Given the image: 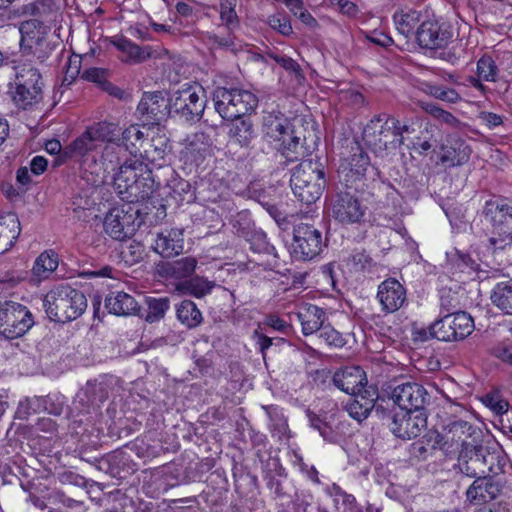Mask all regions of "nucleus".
Masks as SVG:
<instances>
[{"label": "nucleus", "mask_w": 512, "mask_h": 512, "mask_svg": "<svg viewBox=\"0 0 512 512\" xmlns=\"http://www.w3.org/2000/svg\"><path fill=\"white\" fill-rule=\"evenodd\" d=\"M113 181L118 194L129 202L145 200L154 192L152 171L135 157L125 159L120 164Z\"/></svg>", "instance_id": "nucleus-1"}, {"label": "nucleus", "mask_w": 512, "mask_h": 512, "mask_svg": "<svg viewBox=\"0 0 512 512\" xmlns=\"http://www.w3.org/2000/svg\"><path fill=\"white\" fill-rule=\"evenodd\" d=\"M263 137L288 161L294 162L306 154L301 138L295 134L289 119L280 111L264 114L262 119Z\"/></svg>", "instance_id": "nucleus-2"}, {"label": "nucleus", "mask_w": 512, "mask_h": 512, "mask_svg": "<svg viewBox=\"0 0 512 512\" xmlns=\"http://www.w3.org/2000/svg\"><path fill=\"white\" fill-rule=\"evenodd\" d=\"M43 307L50 320L65 323L76 320L86 311L87 299L82 291L61 283L45 295Z\"/></svg>", "instance_id": "nucleus-3"}, {"label": "nucleus", "mask_w": 512, "mask_h": 512, "mask_svg": "<svg viewBox=\"0 0 512 512\" xmlns=\"http://www.w3.org/2000/svg\"><path fill=\"white\" fill-rule=\"evenodd\" d=\"M290 185L300 202L307 205L315 203L326 185L322 164L312 159L301 161L292 171Z\"/></svg>", "instance_id": "nucleus-4"}, {"label": "nucleus", "mask_w": 512, "mask_h": 512, "mask_svg": "<svg viewBox=\"0 0 512 512\" xmlns=\"http://www.w3.org/2000/svg\"><path fill=\"white\" fill-rule=\"evenodd\" d=\"M396 118L382 113L374 116L363 130V140L377 154L393 152L402 145L395 134Z\"/></svg>", "instance_id": "nucleus-5"}, {"label": "nucleus", "mask_w": 512, "mask_h": 512, "mask_svg": "<svg viewBox=\"0 0 512 512\" xmlns=\"http://www.w3.org/2000/svg\"><path fill=\"white\" fill-rule=\"evenodd\" d=\"M212 98L215 110L223 119L245 116L258 104V99L252 92L240 88L217 87Z\"/></svg>", "instance_id": "nucleus-6"}, {"label": "nucleus", "mask_w": 512, "mask_h": 512, "mask_svg": "<svg viewBox=\"0 0 512 512\" xmlns=\"http://www.w3.org/2000/svg\"><path fill=\"white\" fill-rule=\"evenodd\" d=\"M15 90L12 99L15 104L26 109L42 97V76L39 69L30 61H20L15 67Z\"/></svg>", "instance_id": "nucleus-7"}, {"label": "nucleus", "mask_w": 512, "mask_h": 512, "mask_svg": "<svg viewBox=\"0 0 512 512\" xmlns=\"http://www.w3.org/2000/svg\"><path fill=\"white\" fill-rule=\"evenodd\" d=\"M474 330V320L465 311L447 314L429 326V334L444 342L461 341Z\"/></svg>", "instance_id": "nucleus-8"}, {"label": "nucleus", "mask_w": 512, "mask_h": 512, "mask_svg": "<svg viewBox=\"0 0 512 512\" xmlns=\"http://www.w3.org/2000/svg\"><path fill=\"white\" fill-rule=\"evenodd\" d=\"M34 325L29 309L17 302L7 301L0 304V335L15 339L25 335Z\"/></svg>", "instance_id": "nucleus-9"}, {"label": "nucleus", "mask_w": 512, "mask_h": 512, "mask_svg": "<svg viewBox=\"0 0 512 512\" xmlns=\"http://www.w3.org/2000/svg\"><path fill=\"white\" fill-rule=\"evenodd\" d=\"M325 245L322 232L308 223H299L293 228L290 253L296 260H312Z\"/></svg>", "instance_id": "nucleus-10"}, {"label": "nucleus", "mask_w": 512, "mask_h": 512, "mask_svg": "<svg viewBox=\"0 0 512 512\" xmlns=\"http://www.w3.org/2000/svg\"><path fill=\"white\" fill-rule=\"evenodd\" d=\"M171 112L186 120L199 119L205 108L203 89L199 85L185 84L169 98Z\"/></svg>", "instance_id": "nucleus-11"}, {"label": "nucleus", "mask_w": 512, "mask_h": 512, "mask_svg": "<svg viewBox=\"0 0 512 512\" xmlns=\"http://www.w3.org/2000/svg\"><path fill=\"white\" fill-rule=\"evenodd\" d=\"M366 207L358 197L350 192L335 194L329 205V215L341 225L360 224L365 216Z\"/></svg>", "instance_id": "nucleus-12"}, {"label": "nucleus", "mask_w": 512, "mask_h": 512, "mask_svg": "<svg viewBox=\"0 0 512 512\" xmlns=\"http://www.w3.org/2000/svg\"><path fill=\"white\" fill-rule=\"evenodd\" d=\"M391 399L404 411L420 413L429 403L430 395L423 385L408 381L392 389Z\"/></svg>", "instance_id": "nucleus-13"}, {"label": "nucleus", "mask_w": 512, "mask_h": 512, "mask_svg": "<svg viewBox=\"0 0 512 512\" xmlns=\"http://www.w3.org/2000/svg\"><path fill=\"white\" fill-rule=\"evenodd\" d=\"M472 434V426L465 420H453L444 427V434L436 431L429 434L433 440V449H440L446 453L452 452L467 444V438Z\"/></svg>", "instance_id": "nucleus-14"}, {"label": "nucleus", "mask_w": 512, "mask_h": 512, "mask_svg": "<svg viewBox=\"0 0 512 512\" xmlns=\"http://www.w3.org/2000/svg\"><path fill=\"white\" fill-rule=\"evenodd\" d=\"M112 381L113 377L107 375L87 381L77 394L78 403H74V409L89 413L90 409L99 407L108 398Z\"/></svg>", "instance_id": "nucleus-15"}, {"label": "nucleus", "mask_w": 512, "mask_h": 512, "mask_svg": "<svg viewBox=\"0 0 512 512\" xmlns=\"http://www.w3.org/2000/svg\"><path fill=\"white\" fill-rule=\"evenodd\" d=\"M453 37V32L445 23L434 20L424 21L415 32V38L422 49L445 48Z\"/></svg>", "instance_id": "nucleus-16"}, {"label": "nucleus", "mask_w": 512, "mask_h": 512, "mask_svg": "<svg viewBox=\"0 0 512 512\" xmlns=\"http://www.w3.org/2000/svg\"><path fill=\"white\" fill-rule=\"evenodd\" d=\"M369 163L370 159L367 153L358 142L354 141L341 159L338 173L340 177H343L345 185L348 186L349 183H353L364 176Z\"/></svg>", "instance_id": "nucleus-17"}, {"label": "nucleus", "mask_w": 512, "mask_h": 512, "mask_svg": "<svg viewBox=\"0 0 512 512\" xmlns=\"http://www.w3.org/2000/svg\"><path fill=\"white\" fill-rule=\"evenodd\" d=\"M137 112L146 124H159L171 113L170 102L163 92H145L137 106Z\"/></svg>", "instance_id": "nucleus-18"}, {"label": "nucleus", "mask_w": 512, "mask_h": 512, "mask_svg": "<svg viewBox=\"0 0 512 512\" xmlns=\"http://www.w3.org/2000/svg\"><path fill=\"white\" fill-rule=\"evenodd\" d=\"M400 412L393 414L389 423L390 431L403 440L418 437L427 426V416L424 412Z\"/></svg>", "instance_id": "nucleus-19"}, {"label": "nucleus", "mask_w": 512, "mask_h": 512, "mask_svg": "<svg viewBox=\"0 0 512 512\" xmlns=\"http://www.w3.org/2000/svg\"><path fill=\"white\" fill-rule=\"evenodd\" d=\"M486 236V248L498 265L512 264V232L506 227H495Z\"/></svg>", "instance_id": "nucleus-20"}, {"label": "nucleus", "mask_w": 512, "mask_h": 512, "mask_svg": "<svg viewBox=\"0 0 512 512\" xmlns=\"http://www.w3.org/2000/svg\"><path fill=\"white\" fill-rule=\"evenodd\" d=\"M104 230L113 239L123 241L136 230L133 215L120 208H112L104 219Z\"/></svg>", "instance_id": "nucleus-21"}, {"label": "nucleus", "mask_w": 512, "mask_h": 512, "mask_svg": "<svg viewBox=\"0 0 512 512\" xmlns=\"http://www.w3.org/2000/svg\"><path fill=\"white\" fill-rule=\"evenodd\" d=\"M377 298L383 311L393 313L405 303L406 289L397 279L388 278L378 286Z\"/></svg>", "instance_id": "nucleus-22"}, {"label": "nucleus", "mask_w": 512, "mask_h": 512, "mask_svg": "<svg viewBox=\"0 0 512 512\" xmlns=\"http://www.w3.org/2000/svg\"><path fill=\"white\" fill-rule=\"evenodd\" d=\"M332 382L335 387L349 395L363 390L368 384L366 373L359 366H346L337 370Z\"/></svg>", "instance_id": "nucleus-23"}, {"label": "nucleus", "mask_w": 512, "mask_h": 512, "mask_svg": "<svg viewBox=\"0 0 512 512\" xmlns=\"http://www.w3.org/2000/svg\"><path fill=\"white\" fill-rule=\"evenodd\" d=\"M153 248L164 258L179 255L184 249L182 229H164L157 234Z\"/></svg>", "instance_id": "nucleus-24"}, {"label": "nucleus", "mask_w": 512, "mask_h": 512, "mask_svg": "<svg viewBox=\"0 0 512 512\" xmlns=\"http://www.w3.org/2000/svg\"><path fill=\"white\" fill-rule=\"evenodd\" d=\"M501 487L491 477H477L466 491L467 500L472 504H484L496 499Z\"/></svg>", "instance_id": "nucleus-25"}, {"label": "nucleus", "mask_w": 512, "mask_h": 512, "mask_svg": "<svg viewBox=\"0 0 512 512\" xmlns=\"http://www.w3.org/2000/svg\"><path fill=\"white\" fill-rule=\"evenodd\" d=\"M263 472L266 486L275 498L283 500L290 496L282 481L287 478V473L278 459H270L263 466Z\"/></svg>", "instance_id": "nucleus-26"}, {"label": "nucleus", "mask_w": 512, "mask_h": 512, "mask_svg": "<svg viewBox=\"0 0 512 512\" xmlns=\"http://www.w3.org/2000/svg\"><path fill=\"white\" fill-rule=\"evenodd\" d=\"M110 42L123 54L121 61L124 63L139 64L152 56L150 46L141 47L126 37L114 36Z\"/></svg>", "instance_id": "nucleus-27"}, {"label": "nucleus", "mask_w": 512, "mask_h": 512, "mask_svg": "<svg viewBox=\"0 0 512 512\" xmlns=\"http://www.w3.org/2000/svg\"><path fill=\"white\" fill-rule=\"evenodd\" d=\"M485 220L495 227H506L512 219V202L504 198H494L485 203L483 209Z\"/></svg>", "instance_id": "nucleus-28"}, {"label": "nucleus", "mask_w": 512, "mask_h": 512, "mask_svg": "<svg viewBox=\"0 0 512 512\" xmlns=\"http://www.w3.org/2000/svg\"><path fill=\"white\" fill-rule=\"evenodd\" d=\"M105 308L116 316L138 315L140 305L135 298L123 291L111 292L105 298Z\"/></svg>", "instance_id": "nucleus-29"}, {"label": "nucleus", "mask_w": 512, "mask_h": 512, "mask_svg": "<svg viewBox=\"0 0 512 512\" xmlns=\"http://www.w3.org/2000/svg\"><path fill=\"white\" fill-rule=\"evenodd\" d=\"M297 318L301 323L302 332L305 336L320 330L327 320L325 311L313 304L303 305L297 312Z\"/></svg>", "instance_id": "nucleus-30"}, {"label": "nucleus", "mask_w": 512, "mask_h": 512, "mask_svg": "<svg viewBox=\"0 0 512 512\" xmlns=\"http://www.w3.org/2000/svg\"><path fill=\"white\" fill-rule=\"evenodd\" d=\"M457 467L462 474L475 479L491 472V467L487 466L485 457L478 451L461 454Z\"/></svg>", "instance_id": "nucleus-31"}, {"label": "nucleus", "mask_w": 512, "mask_h": 512, "mask_svg": "<svg viewBox=\"0 0 512 512\" xmlns=\"http://www.w3.org/2000/svg\"><path fill=\"white\" fill-rule=\"evenodd\" d=\"M21 232L20 221L16 214L0 216V254L9 251Z\"/></svg>", "instance_id": "nucleus-32"}, {"label": "nucleus", "mask_w": 512, "mask_h": 512, "mask_svg": "<svg viewBox=\"0 0 512 512\" xmlns=\"http://www.w3.org/2000/svg\"><path fill=\"white\" fill-rule=\"evenodd\" d=\"M228 125L229 139L240 147L248 148L256 137V131L253 122L249 118L231 119Z\"/></svg>", "instance_id": "nucleus-33"}, {"label": "nucleus", "mask_w": 512, "mask_h": 512, "mask_svg": "<svg viewBox=\"0 0 512 512\" xmlns=\"http://www.w3.org/2000/svg\"><path fill=\"white\" fill-rule=\"evenodd\" d=\"M211 145L212 141L209 135L204 132H197L187 139L182 153L190 161H202L209 153Z\"/></svg>", "instance_id": "nucleus-34"}, {"label": "nucleus", "mask_w": 512, "mask_h": 512, "mask_svg": "<svg viewBox=\"0 0 512 512\" xmlns=\"http://www.w3.org/2000/svg\"><path fill=\"white\" fill-rule=\"evenodd\" d=\"M471 155V148L463 141H455L451 146H443L440 161L446 167H455L465 164Z\"/></svg>", "instance_id": "nucleus-35"}, {"label": "nucleus", "mask_w": 512, "mask_h": 512, "mask_svg": "<svg viewBox=\"0 0 512 512\" xmlns=\"http://www.w3.org/2000/svg\"><path fill=\"white\" fill-rule=\"evenodd\" d=\"M490 299L497 309L512 315V279L498 282L491 290Z\"/></svg>", "instance_id": "nucleus-36"}, {"label": "nucleus", "mask_w": 512, "mask_h": 512, "mask_svg": "<svg viewBox=\"0 0 512 512\" xmlns=\"http://www.w3.org/2000/svg\"><path fill=\"white\" fill-rule=\"evenodd\" d=\"M98 144L92 138L90 133L85 130L78 138H76L70 145L64 148L63 158L69 159L72 157H86L91 152L98 148Z\"/></svg>", "instance_id": "nucleus-37"}, {"label": "nucleus", "mask_w": 512, "mask_h": 512, "mask_svg": "<svg viewBox=\"0 0 512 512\" xmlns=\"http://www.w3.org/2000/svg\"><path fill=\"white\" fill-rule=\"evenodd\" d=\"M328 494L333 498L335 511L341 512H362L357 504L356 498L343 490L338 484L333 483L327 488Z\"/></svg>", "instance_id": "nucleus-38"}, {"label": "nucleus", "mask_w": 512, "mask_h": 512, "mask_svg": "<svg viewBox=\"0 0 512 512\" xmlns=\"http://www.w3.org/2000/svg\"><path fill=\"white\" fill-rule=\"evenodd\" d=\"M176 316L180 323L188 329L198 327L203 321L201 311L191 300H183L176 306Z\"/></svg>", "instance_id": "nucleus-39"}, {"label": "nucleus", "mask_w": 512, "mask_h": 512, "mask_svg": "<svg viewBox=\"0 0 512 512\" xmlns=\"http://www.w3.org/2000/svg\"><path fill=\"white\" fill-rule=\"evenodd\" d=\"M169 152L170 145L168 139L164 136H157L152 138L147 147H145L144 156L152 164L161 167Z\"/></svg>", "instance_id": "nucleus-40"}, {"label": "nucleus", "mask_w": 512, "mask_h": 512, "mask_svg": "<svg viewBox=\"0 0 512 512\" xmlns=\"http://www.w3.org/2000/svg\"><path fill=\"white\" fill-rule=\"evenodd\" d=\"M197 260L194 257H183L164 266L166 276L182 279L190 276L196 269Z\"/></svg>", "instance_id": "nucleus-41"}, {"label": "nucleus", "mask_w": 512, "mask_h": 512, "mask_svg": "<svg viewBox=\"0 0 512 512\" xmlns=\"http://www.w3.org/2000/svg\"><path fill=\"white\" fill-rule=\"evenodd\" d=\"M396 29L406 38L415 35L414 28L420 21V14L415 10L396 12L393 16Z\"/></svg>", "instance_id": "nucleus-42"}, {"label": "nucleus", "mask_w": 512, "mask_h": 512, "mask_svg": "<svg viewBox=\"0 0 512 512\" xmlns=\"http://www.w3.org/2000/svg\"><path fill=\"white\" fill-rule=\"evenodd\" d=\"M214 287L215 283L213 281H209L199 276L185 280L179 285V289L183 293L194 296L196 298H202L206 296L212 291Z\"/></svg>", "instance_id": "nucleus-43"}, {"label": "nucleus", "mask_w": 512, "mask_h": 512, "mask_svg": "<svg viewBox=\"0 0 512 512\" xmlns=\"http://www.w3.org/2000/svg\"><path fill=\"white\" fill-rule=\"evenodd\" d=\"M127 149L120 143L110 141L107 143L102 151V161L106 165V169L114 171L116 167L120 166L126 158Z\"/></svg>", "instance_id": "nucleus-44"}, {"label": "nucleus", "mask_w": 512, "mask_h": 512, "mask_svg": "<svg viewBox=\"0 0 512 512\" xmlns=\"http://www.w3.org/2000/svg\"><path fill=\"white\" fill-rule=\"evenodd\" d=\"M146 304L148 310L144 319L148 323H155L165 317L166 312L170 308V299L168 297H148Z\"/></svg>", "instance_id": "nucleus-45"}, {"label": "nucleus", "mask_w": 512, "mask_h": 512, "mask_svg": "<svg viewBox=\"0 0 512 512\" xmlns=\"http://www.w3.org/2000/svg\"><path fill=\"white\" fill-rule=\"evenodd\" d=\"M57 266V257L53 253L43 252L35 260L32 272L34 276L42 280L48 278L56 270Z\"/></svg>", "instance_id": "nucleus-46"}, {"label": "nucleus", "mask_w": 512, "mask_h": 512, "mask_svg": "<svg viewBox=\"0 0 512 512\" xmlns=\"http://www.w3.org/2000/svg\"><path fill=\"white\" fill-rule=\"evenodd\" d=\"M86 130L97 144L103 141L110 143V141H114L117 136V126L114 123L106 121L94 123L87 127Z\"/></svg>", "instance_id": "nucleus-47"}, {"label": "nucleus", "mask_w": 512, "mask_h": 512, "mask_svg": "<svg viewBox=\"0 0 512 512\" xmlns=\"http://www.w3.org/2000/svg\"><path fill=\"white\" fill-rule=\"evenodd\" d=\"M423 91L444 102L455 104L461 100L460 94L454 89L442 85H436L431 83H425L423 85Z\"/></svg>", "instance_id": "nucleus-48"}, {"label": "nucleus", "mask_w": 512, "mask_h": 512, "mask_svg": "<svg viewBox=\"0 0 512 512\" xmlns=\"http://www.w3.org/2000/svg\"><path fill=\"white\" fill-rule=\"evenodd\" d=\"M345 262L349 269L354 272L369 270L374 265L373 259L363 249L353 250L345 259Z\"/></svg>", "instance_id": "nucleus-49"}, {"label": "nucleus", "mask_w": 512, "mask_h": 512, "mask_svg": "<svg viewBox=\"0 0 512 512\" xmlns=\"http://www.w3.org/2000/svg\"><path fill=\"white\" fill-rule=\"evenodd\" d=\"M144 142V133L138 125H131L122 132V144L127 152L136 153Z\"/></svg>", "instance_id": "nucleus-50"}, {"label": "nucleus", "mask_w": 512, "mask_h": 512, "mask_svg": "<svg viewBox=\"0 0 512 512\" xmlns=\"http://www.w3.org/2000/svg\"><path fill=\"white\" fill-rule=\"evenodd\" d=\"M422 109L439 122L451 128H458L461 122L449 111H446L434 103H422Z\"/></svg>", "instance_id": "nucleus-51"}, {"label": "nucleus", "mask_w": 512, "mask_h": 512, "mask_svg": "<svg viewBox=\"0 0 512 512\" xmlns=\"http://www.w3.org/2000/svg\"><path fill=\"white\" fill-rule=\"evenodd\" d=\"M448 265L453 273L465 272L466 269H474L475 261L465 253L454 250L447 253Z\"/></svg>", "instance_id": "nucleus-52"}, {"label": "nucleus", "mask_w": 512, "mask_h": 512, "mask_svg": "<svg viewBox=\"0 0 512 512\" xmlns=\"http://www.w3.org/2000/svg\"><path fill=\"white\" fill-rule=\"evenodd\" d=\"M374 407L375 403L370 402V400L361 403L349 400L344 408L350 417L358 422H362L372 413Z\"/></svg>", "instance_id": "nucleus-53"}, {"label": "nucleus", "mask_w": 512, "mask_h": 512, "mask_svg": "<svg viewBox=\"0 0 512 512\" xmlns=\"http://www.w3.org/2000/svg\"><path fill=\"white\" fill-rule=\"evenodd\" d=\"M236 5L237 0H222L220 2V19L228 29H233L239 24V19L235 11Z\"/></svg>", "instance_id": "nucleus-54"}, {"label": "nucleus", "mask_w": 512, "mask_h": 512, "mask_svg": "<svg viewBox=\"0 0 512 512\" xmlns=\"http://www.w3.org/2000/svg\"><path fill=\"white\" fill-rule=\"evenodd\" d=\"M498 68L490 56H483L477 62V74L484 81H495Z\"/></svg>", "instance_id": "nucleus-55"}, {"label": "nucleus", "mask_w": 512, "mask_h": 512, "mask_svg": "<svg viewBox=\"0 0 512 512\" xmlns=\"http://www.w3.org/2000/svg\"><path fill=\"white\" fill-rule=\"evenodd\" d=\"M319 331V338L329 346L341 348L346 344L342 334L335 330L330 324H324Z\"/></svg>", "instance_id": "nucleus-56"}, {"label": "nucleus", "mask_w": 512, "mask_h": 512, "mask_svg": "<svg viewBox=\"0 0 512 512\" xmlns=\"http://www.w3.org/2000/svg\"><path fill=\"white\" fill-rule=\"evenodd\" d=\"M109 72L104 68L91 67L81 73V78L88 82L95 83L99 88L108 79Z\"/></svg>", "instance_id": "nucleus-57"}, {"label": "nucleus", "mask_w": 512, "mask_h": 512, "mask_svg": "<svg viewBox=\"0 0 512 512\" xmlns=\"http://www.w3.org/2000/svg\"><path fill=\"white\" fill-rule=\"evenodd\" d=\"M313 495L308 490H299L295 492L292 500L293 512H307V508L311 505Z\"/></svg>", "instance_id": "nucleus-58"}, {"label": "nucleus", "mask_w": 512, "mask_h": 512, "mask_svg": "<svg viewBox=\"0 0 512 512\" xmlns=\"http://www.w3.org/2000/svg\"><path fill=\"white\" fill-rule=\"evenodd\" d=\"M81 73V57L79 55H72L68 59L66 71L64 75V82L72 83L77 76Z\"/></svg>", "instance_id": "nucleus-59"}, {"label": "nucleus", "mask_w": 512, "mask_h": 512, "mask_svg": "<svg viewBox=\"0 0 512 512\" xmlns=\"http://www.w3.org/2000/svg\"><path fill=\"white\" fill-rule=\"evenodd\" d=\"M122 254L125 258H129L126 261L136 263L142 260L144 247L141 243L133 241L123 249Z\"/></svg>", "instance_id": "nucleus-60"}, {"label": "nucleus", "mask_w": 512, "mask_h": 512, "mask_svg": "<svg viewBox=\"0 0 512 512\" xmlns=\"http://www.w3.org/2000/svg\"><path fill=\"white\" fill-rule=\"evenodd\" d=\"M270 429L273 437L281 440L286 436L288 431V424L286 419L282 415L276 414L275 417H271Z\"/></svg>", "instance_id": "nucleus-61"}, {"label": "nucleus", "mask_w": 512, "mask_h": 512, "mask_svg": "<svg viewBox=\"0 0 512 512\" xmlns=\"http://www.w3.org/2000/svg\"><path fill=\"white\" fill-rule=\"evenodd\" d=\"M353 398L351 401H358L359 403L369 401L375 403L378 400V392L374 386H366L361 391H357L355 394H350Z\"/></svg>", "instance_id": "nucleus-62"}, {"label": "nucleus", "mask_w": 512, "mask_h": 512, "mask_svg": "<svg viewBox=\"0 0 512 512\" xmlns=\"http://www.w3.org/2000/svg\"><path fill=\"white\" fill-rule=\"evenodd\" d=\"M51 51L52 48L49 43L39 37L36 39L33 54L40 63H43L46 60Z\"/></svg>", "instance_id": "nucleus-63"}, {"label": "nucleus", "mask_w": 512, "mask_h": 512, "mask_svg": "<svg viewBox=\"0 0 512 512\" xmlns=\"http://www.w3.org/2000/svg\"><path fill=\"white\" fill-rule=\"evenodd\" d=\"M269 24L282 35H289L292 33V26L286 18L272 16L269 18Z\"/></svg>", "instance_id": "nucleus-64"}]
</instances>
